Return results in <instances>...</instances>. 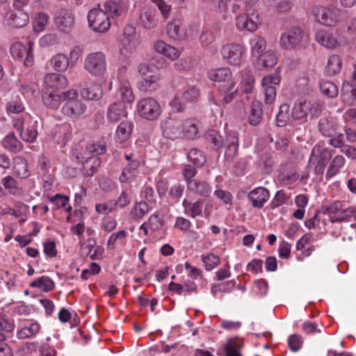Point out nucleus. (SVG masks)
<instances>
[{"instance_id":"nucleus-1","label":"nucleus","mask_w":356,"mask_h":356,"mask_svg":"<svg viewBox=\"0 0 356 356\" xmlns=\"http://www.w3.org/2000/svg\"><path fill=\"white\" fill-rule=\"evenodd\" d=\"M207 141L213 144V148L218 150L224 145L226 147L225 156L227 159H232L238 154V138L236 132L229 133L226 135L225 140L216 130H209L206 134Z\"/></svg>"},{"instance_id":"nucleus-2","label":"nucleus","mask_w":356,"mask_h":356,"mask_svg":"<svg viewBox=\"0 0 356 356\" xmlns=\"http://www.w3.org/2000/svg\"><path fill=\"white\" fill-rule=\"evenodd\" d=\"M79 93L75 89H70L63 92L65 104L61 111L63 115L71 118H77L86 111V106L78 99Z\"/></svg>"},{"instance_id":"nucleus-3","label":"nucleus","mask_w":356,"mask_h":356,"mask_svg":"<svg viewBox=\"0 0 356 356\" xmlns=\"http://www.w3.org/2000/svg\"><path fill=\"white\" fill-rule=\"evenodd\" d=\"M84 70L94 77H102L106 72V58L102 51L88 54L84 59Z\"/></svg>"},{"instance_id":"nucleus-4","label":"nucleus","mask_w":356,"mask_h":356,"mask_svg":"<svg viewBox=\"0 0 356 356\" xmlns=\"http://www.w3.org/2000/svg\"><path fill=\"white\" fill-rule=\"evenodd\" d=\"M334 150L316 145L312 149L309 163L314 166L317 175H323L328 162L331 160Z\"/></svg>"},{"instance_id":"nucleus-5","label":"nucleus","mask_w":356,"mask_h":356,"mask_svg":"<svg viewBox=\"0 0 356 356\" xmlns=\"http://www.w3.org/2000/svg\"><path fill=\"white\" fill-rule=\"evenodd\" d=\"M321 113V109L318 105H314L305 99H299L294 102L291 116L294 120L305 123L307 121L309 113L313 117H318Z\"/></svg>"},{"instance_id":"nucleus-6","label":"nucleus","mask_w":356,"mask_h":356,"mask_svg":"<svg viewBox=\"0 0 356 356\" xmlns=\"http://www.w3.org/2000/svg\"><path fill=\"white\" fill-rule=\"evenodd\" d=\"M220 53L229 65L239 66L243 61L245 48L238 43H227L222 47Z\"/></svg>"},{"instance_id":"nucleus-7","label":"nucleus","mask_w":356,"mask_h":356,"mask_svg":"<svg viewBox=\"0 0 356 356\" xmlns=\"http://www.w3.org/2000/svg\"><path fill=\"white\" fill-rule=\"evenodd\" d=\"M89 26L95 31L104 33L111 26L109 17L104 10L94 8L88 14Z\"/></svg>"},{"instance_id":"nucleus-8","label":"nucleus","mask_w":356,"mask_h":356,"mask_svg":"<svg viewBox=\"0 0 356 356\" xmlns=\"http://www.w3.org/2000/svg\"><path fill=\"white\" fill-rule=\"evenodd\" d=\"M313 13L317 22L329 26L337 24L340 15V10L334 6L315 7L313 8Z\"/></svg>"},{"instance_id":"nucleus-9","label":"nucleus","mask_w":356,"mask_h":356,"mask_svg":"<svg viewBox=\"0 0 356 356\" xmlns=\"http://www.w3.org/2000/svg\"><path fill=\"white\" fill-rule=\"evenodd\" d=\"M138 111L143 118L154 120L161 114V107L158 102L151 97L145 98L138 102Z\"/></svg>"},{"instance_id":"nucleus-10","label":"nucleus","mask_w":356,"mask_h":356,"mask_svg":"<svg viewBox=\"0 0 356 356\" xmlns=\"http://www.w3.org/2000/svg\"><path fill=\"white\" fill-rule=\"evenodd\" d=\"M28 1L29 0H16L14 1L13 5L16 9L10 13L6 17V23L8 26L21 28L28 24L29 21L28 14L19 8L22 4L25 5Z\"/></svg>"},{"instance_id":"nucleus-11","label":"nucleus","mask_w":356,"mask_h":356,"mask_svg":"<svg viewBox=\"0 0 356 356\" xmlns=\"http://www.w3.org/2000/svg\"><path fill=\"white\" fill-rule=\"evenodd\" d=\"M33 45L34 42L31 40L27 42L26 46L20 42L14 43L10 47V54L15 58L24 59V63L26 66H32L34 63L32 49Z\"/></svg>"},{"instance_id":"nucleus-12","label":"nucleus","mask_w":356,"mask_h":356,"mask_svg":"<svg viewBox=\"0 0 356 356\" xmlns=\"http://www.w3.org/2000/svg\"><path fill=\"white\" fill-rule=\"evenodd\" d=\"M304 36V32L298 26H293L280 37V44L282 47L286 49H291L299 45Z\"/></svg>"},{"instance_id":"nucleus-13","label":"nucleus","mask_w":356,"mask_h":356,"mask_svg":"<svg viewBox=\"0 0 356 356\" xmlns=\"http://www.w3.org/2000/svg\"><path fill=\"white\" fill-rule=\"evenodd\" d=\"M281 77L278 73L269 74L263 77L261 86L264 88L265 94V103L271 104L274 102L276 97L275 85L280 83Z\"/></svg>"},{"instance_id":"nucleus-14","label":"nucleus","mask_w":356,"mask_h":356,"mask_svg":"<svg viewBox=\"0 0 356 356\" xmlns=\"http://www.w3.org/2000/svg\"><path fill=\"white\" fill-rule=\"evenodd\" d=\"M182 123L175 118H168L161 122V128L164 137L170 140H175L182 136Z\"/></svg>"},{"instance_id":"nucleus-15","label":"nucleus","mask_w":356,"mask_h":356,"mask_svg":"<svg viewBox=\"0 0 356 356\" xmlns=\"http://www.w3.org/2000/svg\"><path fill=\"white\" fill-rule=\"evenodd\" d=\"M55 24L60 31L65 33L71 32L74 25V17L67 9H61L56 14Z\"/></svg>"},{"instance_id":"nucleus-16","label":"nucleus","mask_w":356,"mask_h":356,"mask_svg":"<svg viewBox=\"0 0 356 356\" xmlns=\"http://www.w3.org/2000/svg\"><path fill=\"white\" fill-rule=\"evenodd\" d=\"M159 22V15L154 8L145 6L140 12L139 24L145 29H154Z\"/></svg>"},{"instance_id":"nucleus-17","label":"nucleus","mask_w":356,"mask_h":356,"mask_svg":"<svg viewBox=\"0 0 356 356\" xmlns=\"http://www.w3.org/2000/svg\"><path fill=\"white\" fill-rule=\"evenodd\" d=\"M63 92H56L49 89H45L42 93V100L44 105L52 110H56L60 107V103L64 102Z\"/></svg>"},{"instance_id":"nucleus-18","label":"nucleus","mask_w":356,"mask_h":356,"mask_svg":"<svg viewBox=\"0 0 356 356\" xmlns=\"http://www.w3.org/2000/svg\"><path fill=\"white\" fill-rule=\"evenodd\" d=\"M187 190L198 196L207 198L211 194L212 187L209 182L197 179L189 182Z\"/></svg>"},{"instance_id":"nucleus-19","label":"nucleus","mask_w":356,"mask_h":356,"mask_svg":"<svg viewBox=\"0 0 356 356\" xmlns=\"http://www.w3.org/2000/svg\"><path fill=\"white\" fill-rule=\"evenodd\" d=\"M270 197L269 191L264 187H257L251 191L248 198L254 208L261 209Z\"/></svg>"},{"instance_id":"nucleus-20","label":"nucleus","mask_w":356,"mask_h":356,"mask_svg":"<svg viewBox=\"0 0 356 356\" xmlns=\"http://www.w3.org/2000/svg\"><path fill=\"white\" fill-rule=\"evenodd\" d=\"M127 112L124 103L118 102L112 103L107 109L106 118L108 122L116 123L122 118L127 117Z\"/></svg>"},{"instance_id":"nucleus-21","label":"nucleus","mask_w":356,"mask_h":356,"mask_svg":"<svg viewBox=\"0 0 356 356\" xmlns=\"http://www.w3.org/2000/svg\"><path fill=\"white\" fill-rule=\"evenodd\" d=\"M44 83L47 87V89L51 90L53 89L58 90L66 87L68 85V80L63 74L49 73L44 76Z\"/></svg>"},{"instance_id":"nucleus-22","label":"nucleus","mask_w":356,"mask_h":356,"mask_svg":"<svg viewBox=\"0 0 356 356\" xmlns=\"http://www.w3.org/2000/svg\"><path fill=\"white\" fill-rule=\"evenodd\" d=\"M182 136L187 139H195L199 137L200 122L194 118H189L181 122Z\"/></svg>"},{"instance_id":"nucleus-23","label":"nucleus","mask_w":356,"mask_h":356,"mask_svg":"<svg viewBox=\"0 0 356 356\" xmlns=\"http://www.w3.org/2000/svg\"><path fill=\"white\" fill-rule=\"evenodd\" d=\"M81 96L86 100H99L103 96V90L101 85L97 83H91L88 86L83 88L80 90Z\"/></svg>"},{"instance_id":"nucleus-24","label":"nucleus","mask_w":356,"mask_h":356,"mask_svg":"<svg viewBox=\"0 0 356 356\" xmlns=\"http://www.w3.org/2000/svg\"><path fill=\"white\" fill-rule=\"evenodd\" d=\"M41 326L37 322H29L17 330V337L19 339L34 338L40 331Z\"/></svg>"},{"instance_id":"nucleus-25","label":"nucleus","mask_w":356,"mask_h":356,"mask_svg":"<svg viewBox=\"0 0 356 356\" xmlns=\"http://www.w3.org/2000/svg\"><path fill=\"white\" fill-rule=\"evenodd\" d=\"M167 33L174 40H181L185 38L186 33L182 27V22L179 19L171 20L167 25Z\"/></svg>"},{"instance_id":"nucleus-26","label":"nucleus","mask_w":356,"mask_h":356,"mask_svg":"<svg viewBox=\"0 0 356 356\" xmlns=\"http://www.w3.org/2000/svg\"><path fill=\"white\" fill-rule=\"evenodd\" d=\"M106 14L112 17H118L127 11L126 3L123 1H107L104 5Z\"/></svg>"},{"instance_id":"nucleus-27","label":"nucleus","mask_w":356,"mask_h":356,"mask_svg":"<svg viewBox=\"0 0 356 356\" xmlns=\"http://www.w3.org/2000/svg\"><path fill=\"white\" fill-rule=\"evenodd\" d=\"M318 128L323 136L329 137L336 135L338 125L331 118H322L318 121Z\"/></svg>"},{"instance_id":"nucleus-28","label":"nucleus","mask_w":356,"mask_h":356,"mask_svg":"<svg viewBox=\"0 0 356 356\" xmlns=\"http://www.w3.org/2000/svg\"><path fill=\"white\" fill-rule=\"evenodd\" d=\"M315 39L321 45L328 49H334L339 45L338 40L334 35L325 30L318 31L316 33Z\"/></svg>"},{"instance_id":"nucleus-29","label":"nucleus","mask_w":356,"mask_h":356,"mask_svg":"<svg viewBox=\"0 0 356 356\" xmlns=\"http://www.w3.org/2000/svg\"><path fill=\"white\" fill-rule=\"evenodd\" d=\"M140 166L139 161L136 159L128 163L127 165L123 168L119 180L122 183H126L136 176L137 170Z\"/></svg>"},{"instance_id":"nucleus-30","label":"nucleus","mask_w":356,"mask_h":356,"mask_svg":"<svg viewBox=\"0 0 356 356\" xmlns=\"http://www.w3.org/2000/svg\"><path fill=\"white\" fill-rule=\"evenodd\" d=\"M263 105L259 101H253L250 106L248 122L252 126L258 125L263 118Z\"/></svg>"},{"instance_id":"nucleus-31","label":"nucleus","mask_w":356,"mask_h":356,"mask_svg":"<svg viewBox=\"0 0 356 356\" xmlns=\"http://www.w3.org/2000/svg\"><path fill=\"white\" fill-rule=\"evenodd\" d=\"M133 123L129 121H122L118 127L115 138L120 143L127 141L131 136L133 130Z\"/></svg>"},{"instance_id":"nucleus-32","label":"nucleus","mask_w":356,"mask_h":356,"mask_svg":"<svg viewBox=\"0 0 356 356\" xmlns=\"http://www.w3.org/2000/svg\"><path fill=\"white\" fill-rule=\"evenodd\" d=\"M208 75L211 80L220 82V83L233 79L232 78V72L228 67L211 70L208 72Z\"/></svg>"},{"instance_id":"nucleus-33","label":"nucleus","mask_w":356,"mask_h":356,"mask_svg":"<svg viewBox=\"0 0 356 356\" xmlns=\"http://www.w3.org/2000/svg\"><path fill=\"white\" fill-rule=\"evenodd\" d=\"M135 35L136 29L133 26L127 25L124 28L122 46L127 52L131 51L135 48Z\"/></svg>"},{"instance_id":"nucleus-34","label":"nucleus","mask_w":356,"mask_h":356,"mask_svg":"<svg viewBox=\"0 0 356 356\" xmlns=\"http://www.w3.org/2000/svg\"><path fill=\"white\" fill-rule=\"evenodd\" d=\"M236 26L239 30L254 32L257 29V22L247 15H241L236 18Z\"/></svg>"},{"instance_id":"nucleus-35","label":"nucleus","mask_w":356,"mask_h":356,"mask_svg":"<svg viewBox=\"0 0 356 356\" xmlns=\"http://www.w3.org/2000/svg\"><path fill=\"white\" fill-rule=\"evenodd\" d=\"M257 67L259 70L272 67L277 63V56L273 51L264 52L257 56Z\"/></svg>"},{"instance_id":"nucleus-36","label":"nucleus","mask_w":356,"mask_h":356,"mask_svg":"<svg viewBox=\"0 0 356 356\" xmlns=\"http://www.w3.org/2000/svg\"><path fill=\"white\" fill-rule=\"evenodd\" d=\"M50 64L54 70L65 72L70 66V58L64 54H57L51 58Z\"/></svg>"},{"instance_id":"nucleus-37","label":"nucleus","mask_w":356,"mask_h":356,"mask_svg":"<svg viewBox=\"0 0 356 356\" xmlns=\"http://www.w3.org/2000/svg\"><path fill=\"white\" fill-rule=\"evenodd\" d=\"M29 286L31 288H38L44 292H49L54 289L55 283L49 277L43 275L34 280Z\"/></svg>"},{"instance_id":"nucleus-38","label":"nucleus","mask_w":356,"mask_h":356,"mask_svg":"<svg viewBox=\"0 0 356 356\" xmlns=\"http://www.w3.org/2000/svg\"><path fill=\"white\" fill-rule=\"evenodd\" d=\"M1 184L8 193L13 195H21L23 193L22 188L19 187L17 181L11 176L8 175L1 181Z\"/></svg>"},{"instance_id":"nucleus-39","label":"nucleus","mask_w":356,"mask_h":356,"mask_svg":"<svg viewBox=\"0 0 356 356\" xmlns=\"http://www.w3.org/2000/svg\"><path fill=\"white\" fill-rule=\"evenodd\" d=\"M138 72L141 76L142 80H147L151 83L152 81H154V83H158V81L160 79L159 74L156 70H154V67H151L145 64L140 65Z\"/></svg>"},{"instance_id":"nucleus-40","label":"nucleus","mask_w":356,"mask_h":356,"mask_svg":"<svg viewBox=\"0 0 356 356\" xmlns=\"http://www.w3.org/2000/svg\"><path fill=\"white\" fill-rule=\"evenodd\" d=\"M251 54L253 56L257 57L266 49V42L265 39L260 35H254L250 40Z\"/></svg>"},{"instance_id":"nucleus-41","label":"nucleus","mask_w":356,"mask_h":356,"mask_svg":"<svg viewBox=\"0 0 356 356\" xmlns=\"http://www.w3.org/2000/svg\"><path fill=\"white\" fill-rule=\"evenodd\" d=\"M4 148L13 152H19L22 149V143L17 138L14 134H8L2 141Z\"/></svg>"},{"instance_id":"nucleus-42","label":"nucleus","mask_w":356,"mask_h":356,"mask_svg":"<svg viewBox=\"0 0 356 356\" xmlns=\"http://www.w3.org/2000/svg\"><path fill=\"white\" fill-rule=\"evenodd\" d=\"M345 159L343 156H335L331 161L326 172V178L330 179L336 175L344 165Z\"/></svg>"},{"instance_id":"nucleus-43","label":"nucleus","mask_w":356,"mask_h":356,"mask_svg":"<svg viewBox=\"0 0 356 356\" xmlns=\"http://www.w3.org/2000/svg\"><path fill=\"white\" fill-rule=\"evenodd\" d=\"M14 171L22 178H26L29 176L28 165L26 160L21 156H18L14 159Z\"/></svg>"},{"instance_id":"nucleus-44","label":"nucleus","mask_w":356,"mask_h":356,"mask_svg":"<svg viewBox=\"0 0 356 356\" xmlns=\"http://www.w3.org/2000/svg\"><path fill=\"white\" fill-rule=\"evenodd\" d=\"M149 211V207L147 202L140 201L136 202L132 208L130 216L134 220L142 219Z\"/></svg>"},{"instance_id":"nucleus-45","label":"nucleus","mask_w":356,"mask_h":356,"mask_svg":"<svg viewBox=\"0 0 356 356\" xmlns=\"http://www.w3.org/2000/svg\"><path fill=\"white\" fill-rule=\"evenodd\" d=\"M356 97V88L349 87V84L343 83L341 88V99L343 102L348 106H355Z\"/></svg>"},{"instance_id":"nucleus-46","label":"nucleus","mask_w":356,"mask_h":356,"mask_svg":"<svg viewBox=\"0 0 356 356\" xmlns=\"http://www.w3.org/2000/svg\"><path fill=\"white\" fill-rule=\"evenodd\" d=\"M342 65L341 58L336 54L330 56L326 66V72L330 76H333L339 72Z\"/></svg>"},{"instance_id":"nucleus-47","label":"nucleus","mask_w":356,"mask_h":356,"mask_svg":"<svg viewBox=\"0 0 356 356\" xmlns=\"http://www.w3.org/2000/svg\"><path fill=\"white\" fill-rule=\"evenodd\" d=\"M187 157L188 160L197 168L202 167L206 162V156L204 152L197 148L191 149L188 152Z\"/></svg>"},{"instance_id":"nucleus-48","label":"nucleus","mask_w":356,"mask_h":356,"mask_svg":"<svg viewBox=\"0 0 356 356\" xmlns=\"http://www.w3.org/2000/svg\"><path fill=\"white\" fill-rule=\"evenodd\" d=\"M254 83V78L251 72L247 69L241 72V86L245 93H250L252 91Z\"/></svg>"},{"instance_id":"nucleus-49","label":"nucleus","mask_w":356,"mask_h":356,"mask_svg":"<svg viewBox=\"0 0 356 356\" xmlns=\"http://www.w3.org/2000/svg\"><path fill=\"white\" fill-rule=\"evenodd\" d=\"M118 92L120 95L122 103H131L134 100L130 84L127 81H122L120 82Z\"/></svg>"},{"instance_id":"nucleus-50","label":"nucleus","mask_w":356,"mask_h":356,"mask_svg":"<svg viewBox=\"0 0 356 356\" xmlns=\"http://www.w3.org/2000/svg\"><path fill=\"white\" fill-rule=\"evenodd\" d=\"M320 90L324 95L330 98H334L338 95L337 86L327 80H322L320 82Z\"/></svg>"},{"instance_id":"nucleus-51","label":"nucleus","mask_w":356,"mask_h":356,"mask_svg":"<svg viewBox=\"0 0 356 356\" xmlns=\"http://www.w3.org/2000/svg\"><path fill=\"white\" fill-rule=\"evenodd\" d=\"M289 106L287 104H283L280 106V111L275 119L276 125L283 127L286 125L289 120Z\"/></svg>"},{"instance_id":"nucleus-52","label":"nucleus","mask_w":356,"mask_h":356,"mask_svg":"<svg viewBox=\"0 0 356 356\" xmlns=\"http://www.w3.org/2000/svg\"><path fill=\"white\" fill-rule=\"evenodd\" d=\"M36 123V121L33 122L31 124L28 126L25 131L23 130L22 131L20 136L23 140L32 143L36 139L38 136Z\"/></svg>"},{"instance_id":"nucleus-53","label":"nucleus","mask_w":356,"mask_h":356,"mask_svg":"<svg viewBox=\"0 0 356 356\" xmlns=\"http://www.w3.org/2000/svg\"><path fill=\"white\" fill-rule=\"evenodd\" d=\"M70 129L69 124H62L56 127L54 138L58 135L57 138L58 143L65 144L67 143L70 137Z\"/></svg>"},{"instance_id":"nucleus-54","label":"nucleus","mask_w":356,"mask_h":356,"mask_svg":"<svg viewBox=\"0 0 356 356\" xmlns=\"http://www.w3.org/2000/svg\"><path fill=\"white\" fill-rule=\"evenodd\" d=\"M355 216V211L353 208L341 209L337 216H331V222L349 221L350 218Z\"/></svg>"},{"instance_id":"nucleus-55","label":"nucleus","mask_w":356,"mask_h":356,"mask_svg":"<svg viewBox=\"0 0 356 356\" xmlns=\"http://www.w3.org/2000/svg\"><path fill=\"white\" fill-rule=\"evenodd\" d=\"M148 227L152 231H157L163 227L165 221L160 216L159 212L152 214L147 220Z\"/></svg>"},{"instance_id":"nucleus-56","label":"nucleus","mask_w":356,"mask_h":356,"mask_svg":"<svg viewBox=\"0 0 356 356\" xmlns=\"http://www.w3.org/2000/svg\"><path fill=\"white\" fill-rule=\"evenodd\" d=\"M86 150L90 153H95L97 155L103 154L106 151V144L105 141H98L95 143L90 141L86 145Z\"/></svg>"},{"instance_id":"nucleus-57","label":"nucleus","mask_w":356,"mask_h":356,"mask_svg":"<svg viewBox=\"0 0 356 356\" xmlns=\"http://www.w3.org/2000/svg\"><path fill=\"white\" fill-rule=\"evenodd\" d=\"M15 323L12 318L3 313H0V331L9 333L14 330Z\"/></svg>"},{"instance_id":"nucleus-58","label":"nucleus","mask_w":356,"mask_h":356,"mask_svg":"<svg viewBox=\"0 0 356 356\" xmlns=\"http://www.w3.org/2000/svg\"><path fill=\"white\" fill-rule=\"evenodd\" d=\"M6 109L8 113H19L24 111V106L21 99L16 98L7 102Z\"/></svg>"},{"instance_id":"nucleus-59","label":"nucleus","mask_w":356,"mask_h":356,"mask_svg":"<svg viewBox=\"0 0 356 356\" xmlns=\"http://www.w3.org/2000/svg\"><path fill=\"white\" fill-rule=\"evenodd\" d=\"M202 261L204 264L207 270H211L220 264L219 257L213 254H202Z\"/></svg>"},{"instance_id":"nucleus-60","label":"nucleus","mask_w":356,"mask_h":356,"mask_svg":"<svg viewBox=\"0 0 356 356\" xmlns=\"http://www.w3.org/2000/svg\"><path fill=\"white\" fill-rule=\"evenodd\" d=\"M49 17L44 13H38L33 20V29L36 32H40L44 30L47 24Z\"/></svg>"},{"instance_id":"nucleus-61","label":"nucleus","mask_w":356,"mask_h":356,"mask_svg":"<svg viewBox=\"0 0 356 356\" xmlns=\"http://www.w3.org/2000/svg\"><path fill=\"white\" fill-rule=\"evenodd\" d=\"M196 168L194 165H186L182 170V175L186 183V186H188L191 181H194V177L197 175Z\"/></svg>"},{"instance_id":"nucleus-62","label":"nucleus","mask_w":356,"mask_h":356,"mask_svg":"<svg viewBox=\"0 0 356 356\" xmlns=\"http://www.w3.org/2000/svg\"><path fill=\"white\" fill-rule=\"evenodd\" d=\"M116 210L113 200L95 205V211L100 214H108Z\"/></svg>"},{"instance_id":"nucleus-63","label":"nucleus","mask_w":356,"mask_h":356,"mask_svg":"<svg viewBox=\"0 0 356 356\" xmlns=\"http://www.w3.org/2000/svg\"><path fill=\"white\" fill-rule=\"evenodd\" d=\"M199 90L195 87H191L185 90L182 95L181 99L186 103L195 102L199 97Z\"/></svg>"},{"instance_id":"nucleus-64","label":"nucleus","mask_w":356,"mask_h":356,"mask_svg":"<svg viewBox=\"0 0 356 356\" xmlns=\"http://www.w3.org/2000/svg\"><path fill=\"white\" fill-rule=\"evenodd\" d=\"M224 350L226 356H241L239 352V346L232 339L227 341L224 347Z\"/></svg>"}]
</instances>
